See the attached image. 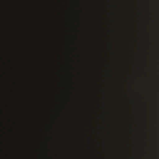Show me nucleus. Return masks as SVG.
<instances>
[{
  "label": "nucleus",
  "instance_id": "obj_1",
  "mask_svg": "<svg viewBox=\"0 0 159 159\" xmlns=\"http://www.w3.org/2000/svg\"><path fill=\"white\" fill-rule=\"evenodd\" d=\"M8 93V98H7V102L8 103L7 104V108L8 109V118H7V122L8 124H9L11 122V120L10 118L9 117V110L10 108V97L9 96Z\"/></svg>",
  "mask_w": 159,
  "mask_h": 159
},
{
  "label": "nucleus",
  "instance_id": "obj_2",
  "mask_svg": "<svg viewBox=\"0 0 159 159\" xmlns=\"http://www.w3.org/2000/svg\"><path fill=\"white\" fill-rule=\"evenodd\" d=\"M9 74L8 73V90L10 89H9ZM10 91L11 92H12V90L11 89H10Z\"/></svg>",
  "mask_w": 159,
  "mask_h": 159
},
{
  "label": "nucleus",
  "instance_id": "obj_3",
  "mask_svg": "<svg viewBox=\"0 0 159 159\" xmlns=\"http://www.w3.org/2000/svg\"><path fill=\"white\" fill-rule=\"evenodd\" d=\"M7 151L8 153L7 154V159H10V155L9 153V152H10V148H7Z\"/></svg>",
  "mask_w": 159,
  "mask_h": 159
},
{
  "label": "nucleus",
  "instance_id": "obj_4",
  "mask_svg": "<svg viewBox=\"0 0 159 159\" xmlns=\"http://www.w3.org/2000/svg\"><path fill=\"white\" fill-rule=\"evenodd\" d=\"M8 131L9 132H12V128L11 127L10 129H8Z\"/></svg>",
  "mask_w": 159,
  "mask_h": 159
},
{
  "label": "nucleus",
  "instance_id": "obj_5",
  "mask_svg": "<svg viewBox=\"0 0 159 159\" xmlns=\"http://www.w3.org/2000/svg\"><path fill=\"white\" fill-rule=\"evenodd\" d=\"M10 69H11V70H12V67H10Z\"/></svg>",
  "mask_w": 159,
  "mask_h": 159
}]
</instances>
